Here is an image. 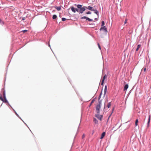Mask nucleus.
<instances>
[{
  "label": "nucleus",
  "instance_id": "nucleus-1",
  "mask_svg": "<svg viewBox=\"0 0 151 151\" xmlns=\"http://www.w3.org/2000/svg\"><path fill=\"white\" fill-rule=\"evenodd\" d=\"M74 5L76 6H77L78 9V12H79V13H83V12L86 10V7L84 6L82 7V5H81L75 4Z\"/></svg>",
  "mask_w": 151,
  "mask_h": 151
},
{
  "label": "nucleus",
  "instance_id": "nucleus-2",
  "mask_svg": "<svg viewBox=\"0 0 151 151\" xmlns=\"http://www.w3.org/2000/svg\"><path fill=\"white\" fill-rule=\"evenodd\" d=\"M100 113H97L95 115V116L100 120L101 121L102 119L103 116L99 115Z\"/></svg>",
  "mask_w": 151,
  "mask_h": 151
},
{
  "label": "nucleus",
  "instance_id": "nucleus-3",
  "mask_svg": "<svg viewBox=\"0 0 151 151\" xmlns=\"http://www.w3.org/2000/svg\"><path fill=\"white\" fill-rule=\"evenodd\" d=\"M70 8L72 11L73 13H76V12H78V9L75 8L73 6H71L70 7Z\"/></svg>",
  "mask_w": 151,
  "mask_h": 151
},
{
  "label": "nucleus",
  "instance_id": "nucleus-4",
  "mask_svg": "<svg viewBox=\"0 0 151 151\" xmlns=\"http://www.w3.org/2000/svg\"><path fill=\"white\" fill-rule=\"evenodd\" d=\"M4 99H3L1 96H0V99L1 101H3L4 102L7 103L8 101L6 99V97H4Z\"/></svg>",
  "mask_w": 151,
  "mask_h": 151
},
{
  "label": "nucleus",
  "instance_id": "nucleus-5",
  "mask_svg": "<svg viewBox=\"0 0 151 151\" xmlns=\"http://www.w3.org/2000/svg\"><path fill=\"white\" fill-rule=\"evenodd\" d=\"M81 19H86V20H88L89 21H93V20L87 17H86L84 16L83 17H82L81 18Z\"/></svg>",
  "mask_w": 151,
  "mask_h": 151
},
{
  "label": "nucleus",
  "instance_id": "nucleus-6",
  "mask_svg": "<svg viewBox=\"0 0 151 151\" xmlns=\"http://www.w3.org/2000/svg\"><path fill=\"white\" fill-rule=\"evenodd\" d=\"M101 107V106H100L99 105H97L96 106V110L97 111V113H100V109Z\"/></svg>",
  "mask_w": 151,
  "mask_h": 151
},
{
  "label": "nucleus",
  "instance_id": "nucleus-7",
  "mask_svg": "<svg viewBox=\"0 0 151 151\" xmlns=\"http://www.w3.org/2000/svg\"><path fill=\"white\" fill-rule=\"evenodd\" d=\"M107 78V76L106 75V74L103 77L102 80L101 81V85H103L105 79L106 78Z\"/></svg>",
  "mask_w": 151,
  "mask_h": 151
},
{
  "label": "nucleus",
  "instance_id": "nucleus-8",
  "mask_svg": "<svg viewBox=\"0 0 151 151\" xmlns=\"http://www.w3.org/2000/svg\"><path fill=\"white\" fill-rule=\"evenodd\" d=\"M101 30H104L106 32H107V28L105 26H103L102 27H101L100 29V30L101 31Z\"/></svg>",
  "mask_w": 151,
  "mask_h": 151
},
{
  "label": "nucleus",
  "instance_id": "nucleus-9",
  "mask_svg": "<svg viewBox=\"0 0 151 151\" xmlns=\"http://www.w3.org/2000/svg\"><path fill=\"white\" fill-rule=\"evenodd\" d=\"M150 115H149V116L148 119L147 123V127H148L149 126L150 123Z\"/></svg>",
  "mask_w": 151,
  "mask_h": 151
},
{
  "label": "nucleus",
  "instance_id": "nucleus-10",
  "mask_svg": "<svg viewBox=\"0 0 151 151\" xmlns=\"http://www.w3.org/2000/svg\"><path fill=\"white\" fill-rule=\"evenodd\" d=\"M86 8L87 9L90 10L91 11L94 10L93 8L92 7H91L90 6H88V7H86Z\"/></svg>",
  "mask_w": 151,
  "mask_h": 151
},
{
  "label": "nucleus",
  "instance_id": "nucleus-11",
  "mask_svg": "<svg viewBox=\"0 0 151 151\" xmlns=\"http://www.w3.org/2000/svg\"><path fill=\"white\" fill-rule=\"evenodd\" d=\"M128 84H126L124 86V91H126L127 88H128Z\"/></svg>",
  "mask_w": 151,
  "mask_h": 151
},
{
  "label": "nucleus",
  "instance_id": "nucleus-12",
  "mask_svg": "<svg viewBox=\"0 0 151 151\" xmlns=\"http://www.w3.org/2000/svg\"><path fill=\"white\" fill-rule=\"evenodd\" d=\"M105 134H106V133H105V132H103L102 133V134H101V137L100 138L101 139H103L104 137L105 136Z\"/></svg>",
  "mask_w": 151,
  "mask_h": 151
},
{
  "label": "nucleus",
  "instance_id": "nucleus-13",
  "mask_svg": "<svg viewBox=\"0 0 151 151\" xmlns=\"http://www.w3.org/2000/svg\"><path fill=\"white\" fill-rule=\"evenodd\" d=\"M107 86H105V88H104V96H105V95L106 94V92L107 91Z\"/></svg>",
  "mask_w": 151,
  "mask_h": 151
},
{
  "label": "nucleus",
  "instance_id": "nucleus-14",
  "mask_svg": "<svg viewBox=\"0 0 151 151\" xmlns=\"http://www.w3.org/2000/svg\"><path fill=\"white\" fill-rule=\"evenodd\" d=\"M55 8L58 11H60L61 9V7L60 6H56L55 7Z\"/></svg>",
  "mask_w": 151,
  "mask_h": 151
},
{
  "label": "nucleus",
  "instance_id": "nucleus-15",
  "mask_svg": "<svg viewBox=\"0 0 151 151\" xmlns=\"http://www.w3.org/2000/svg\"><path fill=\"white\" fill-rule=\"evenodd\" d=\"M93 122H95V124H97L98 123V121L95 118H93Z\"/></svg>",
  "mask_w": 151,
  "mask_h": 151
},
{
  "label": "nucleus",
  "instance_id": "nucleus-16",
  "mask_svg": "<svg viewBox=\"0 0 151 151\" xmlns=\"http://www.w3.org/2000/svg\"><path fill=\"white\" fill-rule=\"evenodd\" d=\"M93 11H94V13L96 14H97V15H99V12L96 9H94V10H93Z\"/></svg>",
  "mask_w": 151,
  "mask_h": 151
},
{
  "label": "nucleus",
  "instance_id": "nucleus-17",
  "mask_svg": "<svg viewBox=\"0 0 151 151\" xmlns=\"http://www.w3.org/2000/svg\"><path fill=\"white\" fill-rule=\"evenodd\" d=\"M141 47V45H138L137 48L136 49V51H137L140 48V47Z\"/></svg>",
  "mask_w": 151,
  "mask_h": 151
},
{
  "label": "nucleus",
  "instance_id": "nucleus-18",
  "mask_svg": "<svg viewBox=\"0 0 151 151\" xmlns=\"http://www.w3.org/2000/svg\"><path fill=\"white\" fill-rule=\"evenodd\" d=\"M111 105V102H109L107 105V107L108 108H109Z\"/></svg>",
  "mask_w": 151,
  "mask_h": 151
},
{
  "label": "nucleus",
  "instance_id": "nucleus-19",
  "mask_svg": "<svg viewBox=\"0 0 151 151\" xmlns=\"http://www.w3.org/2000/svg\"><path fill=\"white\" fill-rule=\"evenodd\" d=\"M57 17V16L56 15H53L52 17V19H55Z\"/></svg>",
  "mask_w": 151,
  "mask_h": 151
},
{
  "label": "nucleus",
  "instance_id": "nucleus-20",
  "mask_svg": "<svg viewBox=\"0 0 151 151\" xmlns=\"http://www.w3.org/2000/svg\"><path fill=\"white\" fill-rule=\"evenodd\" d=\"M138 119H137L135 121V126H136L138 125Z\"/></svg>",
  "mask_w": 151,
  "mask_h": 151
},
{
  "label": "nucleus",
  "instance_id": "nucleus-21",
  "mask_svg": "<svg viewBox=\"0 0 151 151\" xmlns=\"http://www.w3.org/2000/svg\"><path fill=\"white\" fill-rule=\"evenodd\" d=\"M3 97H5L6 96V95H5V91H4L3 92Z\"/></svg>",
  "mask_w": 151,
  "mask_h": 151
},
{
  "label": "nucleus",
  "instance_id": "nucleus-22",
  "mask_svg": "<svg viewBox=\"0 0 151 151\" xmlns=\"http://www.w3.org/2000/svg\"><path fill=\"white\" fill-rule=\"evenodd\" d=\"M0 24L1 25H3L4 24V22L2 21L0 19Z\"/></svg>",
  "mask_w": 151,
  "mask_h": 151
},
{
  "label": "nucleus",
  "instance_id": "nucleus-23",
  "mask_svg": "<svg viewBox=\"0 0 151 151\" xmlns=\"http://www.w3.org/2000/svg\"><path fill=\"white\" fill-rule=\"evenodd\" d=\"M104 24V21H102L101 22V26H103Z\"/></svg>",
  "mask_w": 151,
  "mask_h": 151
},
{
  "label": "nucleus",
  "instance_id": "nucleus-24",
  "mask_svg": "<svg viewBox=\"0 0 151 151\" xmlns=\"http://www.w3.org/2000/svg\"><path fill=\"white\" fill-rule=\"evenodd\" d=\"M99 105L100 106H101V101H99V104L98 105Z\"/></svg>",
  "mask_w": 151,
  "mask_h": 151
},
{
  "label": "nucleus",
  "instance_id": "nucleus-25",
  "mask_svg": "<svg viewBox=\"0 0 151 151\" xmlns=\"http://www.w3.org/2000/svg\"><path fill=\"white\" fill-rule=\"evenodd\" d=\"M127 19L126 18L125 19V21H124V24H126L127 23Z\"/></svg>",
  "mask_w": 151,
  "mask_h": 151
},
{
  "label": "nucleus",
  "instance_id": "nucleus-26",
  "mask_svg": "<svg viewBox=\"0 0 151 151\" xmlns=\"http://www.w3.org/2000/svg\"><path fill=\"white\" fill-rule=\"evenodd\" d=\"M66 19L65 18H62V21H65L66 20Z\"/></svg>",
  "mask_w": 151,
  "mask_h": 151
},
{
  "label": "nucleus",
  "instance_id": "nucleus-27",
  "mask_svg": "<svg viewBox=\"0 0 151 151\" xmlns=\"http://www.w3.org/2000/svg\"><path fill=\"white\" fill-rule=\"evenodd\" d=\"M27 30H22V32H23V33H25V32H27Z\"/></svg>",
  "mask_w": 151,
  "mask_h": 151
},
{
  "label": "nucleus",
  "instance_id": "nucleus-28",
  "mask_svg": "<svg viewBox=\"0 0 151 151\" xmlns=\"http://www.w3.org/2000/svg\"><path fill=\"white\" fill-rule=\"evenodd\" d=\"M85 134H83L82 136V139H84L85 137Z\"/></svg>",
  "mask_w": 151,
  "mask_h": 151
},
{
  "label": "nucleus",
  "instance_id": "nucleus-29",
  "mask_svg": "<svg viewBox=\"0 0 151 151\" xmlns=\"http://www.w3.org/2000/svg\"><path fill=\"white\" fill-rule=\"evenodd\" d=\"M86 14H91V13L89 11V12H87L86 13Z\"/></svg>",
  "mask_w": 151,
  "mask_h": 151
},
{
  "label": "nucleus",
  "instance_id": "nucleus-30",
  "mask_svg": "<svg viewBox=\"0 0 151 151\" xmlns=\"http://www.w3.org/2000/svg\"><path fill=\"white\" fill-rule=\"evenodd\" d=\"M98 47H99V49H100V50H101V47L99 44V43H98Z\"/></svg>",
  "mask_w": 151,
  "mask_h": 151
},
{
  "label": "nucleus",
  "instance_id": "nucleus-31",
  "mask_svg": "<svg viewBox=\"0 0 151 151\" xmlns=\"http://www.w3.org/2000/svg\"><path fill=\"white\" fill-rule=\"evenodd\" d=\"M143 70H144V71L145 72H146V68H143Z\"/></svg>",
  "mask_w": 151,
  "mask_h": 151
},
{
  "label": "nucleus",
  "instance_id": "nucleus-32",
  "mask_svg": "<svg viewBox=\"0 0 151 151\" xmlns=\"http://www.w3.org/2000/svg\"><path fill=\"white\" fill-rule=\"evenodd\" d=\"M93 101H94L93 100H92V101H91V102L90 104V105H91L93 103Z\"/></svg>",
  "mask_w": 151,
  "mask_h": 151
},
{
  "label": "nucleus",
  "instance_id": "nucleus-33",
  "mask_svg": "<svg viewBox=\"0 0 151 151\" xmlns=\"http://www.w3.org/2000/svg\"><path fill=\"white\" fill-rule=\"evenodd\" d=\"M101 93L100 95L99 96V100L100 99V98L101 97Z\"/></svg>",
  "mask_w": 151,
  "mask_h": 151
},
{
  "label": "nucleus",
  "instance_id": "nucleus-34",
  "mask_svg": "<svg viewBox=\"0 0 151 151\" xmlns=\"http://www.w3.org/2000/svg\"><path fill=\"white\" fill-rule=\"evenodd\" d=\"M25 18L24 17L22 18V20H25Z\"/></svg>",
  "mask_w": 151,
  "mask_h": 151
},
{
  "label": "nucleus",
  "instance_id": "nucleus-35",
  "mask_svg": "<svg viewBox=\"0 0 151 151\" xmlns=\"http://www.w3.org/2000/svg\"><path fill=\"white\" fill-rule=\"evenodd\" d=\"M105 108V106H104V109Z\"/></svg>",
  "mask_w": 151,
  "mask_h": 151
}]
</instances>
